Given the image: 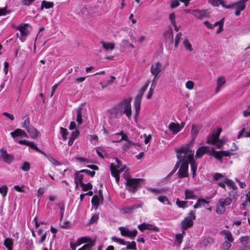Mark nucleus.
<instances>
[{"instance_id":"25","label":"nucleus","mask_w":250,"mask_h":250,"mask_svg":"<svg viewBox=\"0 0 250 250\" xmlns=\"http://www.w3.org/2000/svg\"><path fill=\"white\" fill-rule=\"evenodd\" d=\"M101 43L102 44L103 48L106 50H112L115 48V44L113 42H106L104 41H101Z\"/></svg>"},{"instance_id":"13","label":"nucleus","mask_w":250,"mask_h":250,"mask_svg":"<svg viewBox=\"0 0 250 250\" xmlns=\"http://www.w3.org/2000/svg\"><path fill=\"white\" fill-rule=\"evenodd\" d=\"M193 16L199 19H202L203 18L209 17V12L208 10L196 9Z\"/></svg>"},{"instance_id":"62","label":"nucleus","mask_w":250,"mask_h":250,"mask_svg":"<svg viewBox=\"0 0 250 250\" xmlns=\"http://www.w3.org/2000/svg\"><path fill=\"white\" fill-rule=\"evenodd\" d=\"M186 86L188 89H192L194 87V83L192 81H188L186 83Z\"/></svg>"},{"instance_id":"2","label":"nucleus","mask_w":250,"mask_h":250,"mask_svg":"<svg viewBox=\"0 0 250 250\" xmlns=\"http://www.w3.org/2000/svg\"><path fill=\"white\" fill-rule=\"evenodd\" d=\"M194 152V151L187 147H183L177 150V154H179L181 156L182 162H187L188 164L194 161L193 159Z\"/></svg>"},{"instance_id":"56","label":"nucleus","mask_w":250,"mask_h":250,"mask_svg":"<svg viewBox=\"0 0 250 250\" xmlns=\"http://www.w3.org/2000/svg\"><path fill=\"white\" fill-rule=\"evenodd\" d=\"M122 140L125 141L128 144L134 145V143L133 142H132V141H130L128 138V136L125 134H124V135H123V136L121 137V138L119 139V141H115V142H120Z\"/></svg>"},{"instance_id":"37","label":"nucleus","mask_w":250,"mask_h":250,"mask_svg":"<svg viewBox=\"0 0 250 250\" xmlns=\"http://www.w3.org/2000/svg\"><path fill=\"white\" fill-rule=\"evenodd\" d=\"M80 186L82 187V190L83 191H86L92 188V185L90 183H88L87 184L81 183Z\"/></svg>"},{"instance_id":"57","label":"nucleus","mask_w":250,"mask_h":250,"mask_svg":"<svg viewBox=\"0 0 250 250\" xmlns=\"http://www.w3.org/2000/svg\"><path fill=\"white\" fill-rule=\"evenodd\" d=\"M179 1H180L179 0H171L170 2V8L172 9H174L179 6L180 5Z\"/></svg>"},{"instance_id":"49","label":"nucleus","mask_w":250,"mask_h":250,"mask_svg":"<svg viewBox=\"0 0 250 250\" xmlns=\"http://www.w3.org/2000/svg\"><path fill=\"white\" fill-rule=\"evenodd\" d=\"M60 133L63 138L64 140H66L67 139V136L68 134V131L66 128L61 127H60Z\"/></svg>"},{"instance_id":"64","label":"nucleus","mask_w":250,"mask_h":250,"mask_svg":"<svg viewBox=\"0 0 250 250\" xmlns=\"http://www.w3.org/2000/svg\"><path fill=\"white\" fill-rule=\"evenodd\" d=\"M243 115L245 117H248L250 116V105L248 106L246 110L243 111Z\"/></svg>"},{"instance_id":"27","label":"nucleus","mask_w":250,"mask_h":250,"mask_svg":"<svg viewBox=\"0 0 250 250\" xmlns=\"http://www.w3.org/2000/svg\"><path fill=\"white\" fill-rule=\"evenodd\" d=\"M196 198V196L194 195L193 191L190 189H186L185 190V199H195Z\"/></svg>"},{"instance_id":"52","label":"nucleus","mask_w":250,"mask_h":250,"mask_svg":"<svg viewBox=\"0 0 250 250\" xmlns=\"http://www.w3.org/2000/svg\"><path fill=\"white\" fill-rule=\"evenodd\" d=\"M112 240L114 242L122 244L123 245H125L126 244V242L123 239L119 238L116 236L112 237Z\"/></svg>"},{"instance_id":"61","label":"nucleus","mask_w":250,"mask_h":250,"mask_svg":"<svg viewBox=\"0 0 250 250\" xmlns=\"http://www.w3.org/2000/svg\"><path fill=\"white\" fill-rule=\"evenodd\" d=\"M224 176L220 173H215L214 174L213 177V179L215 181H218L219 179H220L222 178H223Z\"/></svg>"},{"instance_id":"6","label":"nucleus","mask_w":250,"mask_h":250,"mask_svg":"<svg viewBox=\"0 0 250 250\" xmlns=\"http://www.w3.org/2000/svg\"><path fill=\"white\" fill-rule=\"evenodd\" d=\"M99 196L97 195H95L91 200V203L95 209H97L99 205L103 204V203L104 197L102 193V190L101 189L99 190Z\"/></svg>"},{"instance_id":"63","label":"nucleus","mask_w":250,"mask_h":250,"mask_svg":"<svg viewBox=\"0 0 250 250\" xmlns=\"http://www.w3.org/2000/svg\"><path fill=\"white\" fill-rule=\"evenodd\" d=\"M80 135V132L78 130H76L74 131H72L71 134V138H73L74 140H75Z\"/></svg>"},{"instance_id":"22","label":"nucleus","mask_w":250,"mask_h":250,"mask_svg":"<svg viewBox=\"0 0 250 250\" xmlns=\"http://www.w3.org/2000/svg\"><path fill=\"white\" fill-rule=\"evenodd\" d=\"M244 136L245 137H250V128H244L242 129L238 133L237 136V138H240L242 136Z\"/></svg>"},{"instance_id":"31","label":"nucleus","mask_w":250,"mask_h":250,"mask_svg":"<svg viewBox=\"0 0 250 250\" xmlns=\"http://www.w3.org/2000/svg\"><path fill=\"white\" fill-rule=\"evenodd\" d=\"M176 204L179 208H187L188 206V202L180 201L178 198L176 200Z\"/></svg>"},{"instance_id":"34","label":"nucleus","mask_w":250,"mask_h":250,"mask_svg":"<svg viewBox=\"0 0 250 250\" xmlns=\"http://www.w3.org/2000/svg\"><path fill=\"white\" fill-rule=\"evenodd\" d=\"M222 232L225 235L226 238L230 242H233L234 239L233 238L231 233L228 230H224Z\"/></svg>"},{"instance_id":"48","label":"nucleus","mask_w":250,"mask_h":250,"mask_svg":"<svg viewBox=\"0 0 250 250\" xmlns=\"http://www.w3.org/2000/svg\"><path fill=\"white\" fill-rule=\"evenodd\" d=\"M30 168V164L27 162H24L21 166V169L25 171H28Z\"/></svg>"},{"instance_id":"14","label":"nucleus","mask_w":250,"mask_h":250,"mask_svg":"<svg viewBox=\"0 0 250 250\" xmlns=\"http://www.w3.org/2000/svg\"><path fill=\"white\" fill-rule=\"evenodd\" d=\"M210 151V148L208 146H203L200 147L196 151V158H201L204 154L207 153Z\"/></svg>"},{"instance_id":"60","label":"nucleus","mask_w":250,"mask_h":250,"mask_svg":"<svg viewBox=\"0 0 250 250\" xmlns=\"http://www.w3.org/2000/svg\"><path fill=\"white\" fill-rule=\"evenodd\" d=\"M137 234V230L136 229H134L133 230H129V233L128 235V237H129L131 239H134Z\"/></svg>"},{"instance_id":"58","label":"nucleus","mask_w":250,"mask_h":250,"mask_svg":"<svg viewBox=\"0 0 250 250\" xmlns=\"http://www.w3.org/2000/svg\"><path fill=\"white\" fill-rule=\"evenodd\" d=\"M80 172L85 173L89 175L91 177H93L95 174V172L94 171H90L88 169H82L80 170Z\"/></svg>"},{"instance_id":"24","label":"nucleus","mask_w":250,"mask_h":250,"mask_svg":"<svg viewBox=\"0 0 250 250\" xmlns=\"http://www.w3.org/2000/svg\"><path fill=\"white\" fill-rule=\"evenodd\" d=\"M200 128L201 127L199 126H196L195 125H192L191 133L193 140H194L196 138Z\"/></svg>"},{"instance_id":"7","label":"nucleus","mask_w":250,"mask_h":250,"mask_svg":"<svg viewBox=\"0 0 250 250\" xmlns=\"http://www.w3.org/2000/svg\"><path fill=\"white\" fill-rule=\"evenodd\" d=\"M222 129L219 128L217 131H214L211 135L208 136L207 143L211 145H214L218 140Z\"/></svg>"},{"instance_id":"43","label":"nucleus","mask_w":250,"mask_h":250,"mask_svg":"<svg viewBox=\"0 0 250 250\" xmlns=\"http://www.w3.org/2000/svg\"><path fill=\"white\" fill-rule=\"evenodd\" d=\"M111 175L115 177L116 181L117 183H119L120 180V175L118 172L115 171L112 168V165L111 166Z\"/></svg>"},{"instance_id":"8","label":"nucleus","mask_w":250,"mask_h":250,"mask_svg":"<svg viewBox=\"0 0 250 250\" xmlns=\"http://www.w3.org/2000/svg\"><path fill=\"white\" fill-rule=\"evenodd\" d=\"M188 164L187 162L182 163L178 171V177L180 178L186 177L188 176Z\"/></svg>"},{"instance_id":"10","label":"nucleus","mask_w":250,"mask_h":250,"mask_svg":"<svg viewBox=\"0 0 250 250\" xmlns=\"http://www.w3.org/2000/svg\"><path fill=\"white\" fill-rule=\"evenodd\" d=\"M162 64L157 62L155 64H152L150 69L151 74L156 78L159 73L162 71Z\"/></svg>"},{"instance_id":"46","label":"nucleus","mask_w":250,"mask_h":250,"mask_svg":"<svg viewBox=\"0 0 250 250\" xmlns=\"http://www.w3.org/2000/svg\"><path fill=\"white\" fill-rule=\"evenodd\" d=\"M212 150L214 152V157L217 160H219L221 162L223 161V155L221 153V151H214V149L212 148Z\"/></svg>"},{"instance_id":"35","label":"nucleus","mask_w":250,"mask_h":250,"mask_svg":"<svg viewBox=\"0 0 250 250\" xmlns=\"http://www.w3.org/2000/svg\"><path fill=\"white\" fill-rule=\"evenodd\" d=\"M82 173V172H80V171H77L75 173V178L76 180L79 182L80 185H81V183H83V179L84 175L83 174H81Z\"/></svg>"},{"instance_id":"20","label":"nucleus","mask_w":250,"mask_h":250,"mask_svg":"<svg viewBox=\"0 0 250 250\" xmlns=\"http://www.w3.org/2000/svg\"><path fill=\"white\" fill-rule=\"evenodd\" d=\"M168 128L174 134L178 133L182 129V127L180 126L179 124L173 122L169 124Z\"/></svg>"},{"instance_id":"15","label":"nucleus","mask_w":250,"mask_h":250,"mask_svg":"<svg viewBox=\"0 0 250 250\" xmlns=\"http://www.w3.org/2000/svg\"><path fill=\"white\" fill-rule=\"evenodd\" d=\"M141 207V205L140 204L133 205L131 206H126L124 207L122 209V211L124 213L130 214L132 213L135 210Z\"/></svg>"},{"instance_id":"32","label":"nucleus","mask_w":250,"mask_h":250,"mask_svg":"<svg viewBox=\"0 0 250 250\" xmlns=\"http://www.w3.org/2000/svg\"><path fill=\"white\" fill-rule=\"evenodd\" d=\"M126 250H136V244L135 241H132L131 243L130 242H126Z\"/></svg>"},{"instance_id":"47","label":"nucleus","mask_w":250,"mask_h":250,"mask_svg":"<svg viewBox=\"0 0 250 250\" xmlns=\"http://www.w3.org/2000/svg\"><path fill=\"white\" fill-rule=\"evenodd\" d=\"M182 35V34L181 32H179V33H178L176 35V36L175 37V44H174L175 47L177 48L178 45L180 42Z\"/></svg>"},{"instance_id":"23","label":"nucleus","mask_w":250,"mask_h":250,"mask_svg":"<svg viewBox=\"0 0 250 250\" xmlns=\"http://www.w3.org/2000/svg\"><path fill=\"white\" fill-rule=\"evenodd\" d=\"M82 109H83L82 107H78L76 110V112L77 114L76 121L79 125H81L83 123Z\"/></svg>"},{"instance_id":"4","label":"nucleus","mask_w":250,"mask_h":250,"mask_svg":"<svg viewBox=\"0 0 250 250\" xmlns=\"http://www.w3.org/2000/svg\"><path fill=\"white\" fill-rule=\"evenodd\" d=\"M232 202L231 198L229 197L220 198L216 205V212L219 214H223L226 210V207L230 205Z\"/></svg>"},{"instance_id":"3","label":"nucleus","mask_w":250,"mask_h":250,"mask_svg":"<svg viewBox=\"0 0 250 250\" xmlns=\"http://www.w3.org/2000/svg\"><path fill=\"white\" fill-rule=\"evenodd\" d=\"M196 212L191 210L188 214V216L185 217L181 222V227L183 230H187L192 227L193 225V221L196 219Z\"/></svg>"},{"instance_id":"59","label":"nucleus","mask_w":250,"mask_h":250,"mask_svg":"<svg viewBox=\"0 0 250 250\" xmlns=\"http://www.w3.org/2000/svg\"><path fill=\"white\" fill-rule=\"evenodd\" d=\"M225 79L223 76H220L217 79V85L222 86L225 83Z\"/></svg>"},{"instance_id":"54","label":"nucleus","mask_w":250,"mask_h":250,"mask_svg":"<svg viewBox=\"0 0 250 250\" xmlns=\"http://www.w3.org/2000/svg\"><path fill=\"white\" fill-rule=\"evenodd\" d=\"M96 152L99 157L104 158V155L105 154V151L103 148L98 147L96 149Z\"/></svg>"},{"instance_id":"17","label":"nucleus","mask_w":250,"mask_h":250,"mask_svg":"<svg viewBox=\"0 0 250 250\" xmlns=\"http://www.w3.org/2000/svg\"><path fill=\"white\" fill-rule=\"evenodd\" d=\"M10 135L13 138L18 136L27 137V135L25 131L21 129H17L15 131L11 132Z\"/></svg>"},{"instance_id":"16","label":"nucleus","mask_w":250,"mask_h":250,"mask_svg":"<svg viewBox=\"0 0 250 250\" xmlns=\"http://www.w3.org/2000/svg\"><path fill=\"white\" fill-rule=\"evenodd\" d=\"M249 0H240L237 2L233 3L231 5H229L228 6H233L232 8L236 6V8L239 10L243 11L246 7L245 2L248 1Z\"/></svg>"},{"instance_id":"51","label":"nucleus","mask_w":250,"mask_h":250,"mask_svg":"<svg viewBox=\"0 0 250 250\" xmlns=\"http://www.w3.org/2000/svg\"><path fill=\"white\" fill-rule=\"evenodd\" d=\"M231 246V244L230 242L225 241L224 242L221 246V248L223 250H229Z\"/></svg>"},{"instance_id":"30","label":"nucleus","mask_w":250,"mask_h":250,"mask_svg":"<svg viewBox=\"0 0 250 250\" xmlns=\"http://www.w3.org/2000/svg\"><path fill=\"white\" fill-rule=\"evenodd\" d=\"M94 245V242L90 241L88 243L84 244L83 247L80 248L78 250H91L92 247Z\"/></svg>"},{"instance_id":"50","label":"nucleus","mask_w":250,"mask_h":250,"mask_svg":"<svg viewBox=\"0 0 250 250\" xmlns=\"http://www.w3.org/2000/svg\"><path fill=\"white\" fill-rule=\"evenodd\" d=\"M146 226V229H147V230H153L156 232H158L159 231V229L153 224H147V225Z\"/></svg>"},{"instance_id":"45","label":"nucleus","mask_w":250,"mask_h":250,"mask_svg":"<svg viewBox=\"0 0 250 250\" xmlns=\"http://www.w3.org/2000/svg\"><path fill=\"white\" fill-rule=\"evenodd\" d=\"M99 218V216L98 214H94L91 217V218L89 220L88 225H91L95 223H96Z\"/></svg>"},{"instance_id":"12","label":"nucleus","mask_w":250,"mask_h":250,"mask_svg":"<svg viewBox=\"0 0 250 250\" xmlns=\"http://www.w3.org/2000/svg\"><path fill=\"white\" fill-rule=\"evenodd\" d=\"M94 8V7H92L90 5H85L82 8L81 11L83 16L85 17H90L95 13Z\"/></svg>"},{"instance_id":"5","label":"nucleus","mask_w":250,"mask_h":250,"mask_svg":"<svg viewBox=\"0 0 250 250\" xmlns=\"http://www.w3.org/2000/svg\"><path fill=\"white\" fill-rule=\"evenodd\" d=\"M121 108L120 115L125 114L127 117L128 120H130L132 111L130 102L127 100H125L119 104Z\"/></svg>"},{"instance_id":"39","label":"nucleus","mask_w":250,"mask_h":250,"mask_svg":"<svg viewBox=\"0 0 250 250\" xmlns=\"http://www.w3.org/2000/svg\"><path fill=\"white\" fill-rule=\"evenodd\" d=\"M149 83H150V82L148 81L147 82V83L145 84V85H144L142 87V88L139 91V92L138 94L137 95L138 96L142 97V98L143 97L144 93L146 91V89H147V88Z\"/></svg>"},{"instance_id":"55","label":"nucleus","mask_w":250,"mask_h":250,"mask_svg":"<svg viewBox=\"0 0 250 250\" xmlns=\"http://www.w3.org/2000/svg\"><path fill=\"white\" fill-rule=\"evenodd\" d=\"M8 188L6 186H3L0 188V193L4 197L7 193Z\"/></svg>"},{"instance_id":"36","label":"nucleus","mask_w":250,"mask_h":250,"mask_svg":"<svg viewBox=\"0 0 250 250\" xmlns=\"http://www.w3.org/2000/svg\"><path fill=\"white\" fill-rule=\"evenodd\" d=\"M27 146H30L31 148L35 149L37 152H40L42 154H43L44 156H46V154L42 151L39 148L37 147L36 144L34 143V142H28Z\"/></svg>"},{"instance_id":"33","label":"nucleus","mask_w":250,"mask_h":250,"mask_svg":"<svg viewBox=\"0 0 250 250\" xmlns=\"http://www.w3.org/2000/svg\"><path fill=\"white\" fill-rule=\"evenodd\" d=\"M190 164L191 170L192 174V177L194 178L196 175L197 165L195 160L189 163Z\"/></svg>"},{"instance_id":"38","label":"nucleus","mask_w":250,"mask_h":250,"mask_svg":"<svg viewBox=\"0 0 250 250\" xmlns=\"http://www.w3.org/2000/svg\"><path fill=\"white\" fill-rule=\"evenodd\" d=\"M119 229L121 231V234L122 236L125 237H128L129 233V230L128 228L124 227H120Z\"/></svg>"},{"instance_id":"42","label":"nucleus","mask_w":250,"mask_h":250,"mask_svg":"<svg viewBox=\"0 0 250 250\" xmlns=\"http://www.w3.org/2000/svg\"><path fill=\"white\" fill-rule=\"evenodd\" d=\"M226 183L228 187L232 188L233 189H236L237 188L234 182L232 180L226 178Z\"/></svg>"},{"instance_id":"26","label":"nucleus","mask_w":250,"mask_h":250,"mask_svg":"<svg viewBox=\"0 0 250 250\" xmlns=\"http://www.w3.org/2000/svg\"><path fill=\"white\" fill-rule=\"evenodd\" d=\"M54 4L53 2L47 1L46 0H42V2L41 9L42 10L43 8L49 9L53 8Z\"/></svg>"},{"instance_id":"53","label":"nucleus","mask_w":250,"mask_h":250,"mask_svg":"<svg viewBox=\"0 0 250 250\" xmlns=\"http://www.w3.org/2000/svg\"><path fill=\"white\" fill-rule=\"evenodd\" d=\"M30 119L29 118H27L22 124L21 127L27 129V128L30 127Z\"/></svg>"},{"instance_id":"28","label":"nucleus","mask_w":250,"mask_h":250,"mask_svg":"<svg viewBox=\"0 0 250 250\" xmlns=\"http://www.w3.org/2000/svg\"><path fill=\"white\" fill-rule=\"evenodd\" d=\"M3 245L8 250H13L12 247L13 245V242L11 239L6 238L4 241Z\"/></svg>"},{"instance_id":"40","label":"nucleus","mask_w":250,"mask_h":250,"mask_svg":"<svg viewBox=\"0 0 250 250\" xmlns=\"http://www.w3.org/2000/svg\"><path fill=\"white\" fill-rule=\"evenodd\" d=\"M183 44L187 50H189V51H192L193 49L192 48L191 44L188 39H185L184 41Z\"/></svg>"},{"instance_id":"29","label":"nucleus","mask_w":250,"mask_h":250,"mask_svg":"<svg viewBox=\"0 0 250 250\" xmlns=\"http://www.w3.org/2000/svg\"><path fill=\"white\" fill-rule=\"evenodd\" d=\"M208 201H207L204 199H199L196 203L194 205L193 208H201L202 205L204 206L205 204H208Z\"/></svg>"},{"instance_id":"19","label":"nucleus","mask_w":250,"mask_h":250,"mask_svg":"<svg viewBox=\"0 0 250 250\" xmlns=\"http://www.w3.org/2000/svg\"><path fill=\"white\" fill-rule=\"evenodd\" d=\"M26 131L29 134L30 136L34 139L38 137L39 135V132L37 129L35 128L33 126L31 125L30 127L27 128Z\"/></svg>"},{"instance_id":"9","label":"nucleus","mask_w":250,"mask_h":250,"mask_svg":"<svg viewBox=\"0 0 250 250\" xmlns=\"http://www.w3.org/2000/svg\"><path fill=\"white\" fill-rule=\"evenodd\" d=\"M0 157L3 159V161L8 164H10L14 160V157L12 154L7 153L6 150L1 148L0 150Z\"/></svg>"},{"instance_id":"44","label":"nucleus","mask_w":250,"mask_h":250,"mask_svg":"<svg viewBox=\"0 0 250 250\" xmlns=\"http://www.w3.org/2000/svg\"><path fill=\"white\" fill-rule=\"evenodd\" d=\"M121 108L120 107L119 105L113 108L111 110V114H113L115 117L117 116L118 114H120Z\"/></svg>"},{"instance_id":"11","label":"nucleus","mask_w":250,"mask_h":250,"mask_svg":"<svg viewBox=\"0 0 250 250\" xmlns=\"http://www.w3.org/2000/svg\"><path fill=\"white\" fill-rule=\"evenodd\" d=\"M28 25L27 23L24 24L23 25H20L17 27V29L19 30L20 32V37H19L20 40L22 42H23L24 40L22 39V37H26L28 35L29 31L26 28V26Z\"/></svg>"},{"instance_id":"18","label":"nucleus","mask_w":250,"mask_h":250,"mask_svg":"<svg viewBox=\"0 0 250 250\" xmlns=\"http://www.w3.org/2000/svg\"><path fill=\"white\" fill-rule=\"evenodd\" d=\"M209 3L214 6H218L219 3L224 8L227 9L232 8L233 6H228L225 5L222 0H209Z\"/></svg>"},{"instance_id":"41","label":"nucleus","mask_w":250,"mask_h":250,"mask_svg":"<svg viewBox=\"0 0 250 250\" xmlns=\"http://www.w3.org/2000/svg\"><path fill=\"white\" fill-rule=\"evenodd\" d=\"M158 199L160 202L163 204L171 205L170 202L169 201L168 199L166 196H160L158 198Z\"/></svg>"},{"instance_id":"1","label":"nucleus","mask_w":250,"mask_h":250,"mask_svg":"<svg viewBox=\"0 0 250 250\" xmlns=\"http://www.w3.org/2000/svg\"><path fill=\"white\" fill-rule=\"evenodd\" d=\"M126 180L125 186L127 189L131 192H135L137 189L141 186L143 181L142 179L130 178L127 177L124 174Z\"/></svg>"},{"instance_id":"21","label":"nucleus","mask_w":250,"mask_h":250,"mask_svg":"<svg viewBox=\"0 0 250 250\" xmlns=\"http://www.w3.org/2000/svg\"><path fill=\"white\" fill-rule=\"evenodd\" d=\"M214 243V240L211 237H207L203 239L200 242V245L202 247H206L210 246Z\"/></svg>"}]
</instances>
